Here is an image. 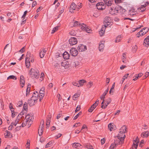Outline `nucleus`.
Wrapping results in <instances>:
<instances>
[{"instance_id": "63", "label": "nucleus", "mask_w": 149, "mask_h": 149, "mask_svg": "<svg viewBox=\"0 0 149 149\" xmlns=\"http://www.w3.org/2000/svg\"><path fill=\"white\" fill-rule=\"evenodd\" d=\"M79 22L78 21H75L74 22V25L73 26H78L79 25Z\"/></svg>"}, {"instance_id": "32", "label": "nucleus", "mask_w": 149, "mask_h": 149, "mask_svg": "<svg viewBox=\"0 0 149 149\" xmlns=\"http://www.w3.org/2000/svg\"><path fill=\"white\" fill-rule=\"evenodd\" d=\"M142 29L143 30V32L142 33H141L142 35H143L146 34L148 32L149 30L148 28L147 27L144 28Z\"/></svg>"}, {"instance_id": "20", "label": "nucleus", "mask_w": 149, "mask_h": 149, "mask_svg": "<svg viewBox=\"0 0 149 149\" xmlns=\"http://www.w3.org/2000/svg\"><path fill=\"white\" fill-rule=\"evenodd\" d=\"M61 65L64 67L65 68H67L69 67L68 63L66 61H63L61 63Z\"/></svg>"}, {"instance_id": "30", "label": "nucleus", "mask_w": 149, "mask_h": 149, "mask_svg": "<svg viewBox=\"0 0 149 149\" xmlns=\"http://www.w3.org/2000/svg\"><path fill=\"white\" fill-rule=\"evenodd\" d=\"M122 62L124 63H126V54L125 53H123L122 55Z\"/></svg>"}, {"instance_id": "58", "label": "nucleus", "mask_w": 149, "mask_h": 149, "mask_svg": "<svg viewBox=\"0 0 149 149\" xmlns=\"http://www.w3.org/2000/svg\"><path fill=\"white\" fill-rule=\"evenodd\" d=\"M30 88L27 87V89H26V96H27L29 94Z\"/></svg>"}, {"instance_id": "18", "label": "nucleus", "mask_w": 149, "mask_h": 149, "mask_svg": "<svg viewBox=\"0 0 149 149\" xmlns=\"http://www.w3.org/2000/svg\"><path fill=\"white\" fill-rule=\"evenodd\" d=\"M139 142V139L137 138L135 140L133 141V143L132 145L133 148H134L135 149H137L138 145V142Z\"/></svg>"}, {"instance_id": "22", "label": "nucleus", "mask_w": 149, "mask_h": 149, "mask_svg": "<svg viewBox=\"0 0 149 149\" xmlns=\"http://www.w3.org/2000/svg\"><path fill=\"white\" fill-rule=\"evenodd\" d=\"M63 58L65 59H68L70 57L69 54L67 52H65L63 53Z\"/></svg>"}, {"instance_id": "35", "label": "nucleus", "mask_w": 149, "mask_h": 149, "mask_svg": "<svg viewBox=\"0 0 149 149\" xmlns=\"http://www.w3.org/2000/svg\"><path fill=\"white\" fill-rule=\"evenodd\" d=\"M54 142V141H52L49 142L45 146V148H47L51 146L52 144Z\"/></svg>"}, {"instance_id": "16", "label": "nucleus", "mask_w": 149, "mask_h": 149, "mask_svg": "<svg viewBox=\"0 0 149 149\" xmlns=\"http://www.w3.org/2000/svg\"><path fill=\"white\" fill-rule=\"evenodd\" d=\"M51 118L52 116L51 115H49L47 117L46 124L47 128L49 127V126Z\"/></svg>"}, {"instance_id": "1", "label": "nucleus", "mask_w": 149, "mask_h": 149, "mask_svg": "<svg viewBox=\"0 0 149 149\" xmlns=\"http://www.w3.org/2000/svg\"><path fill=\"white\" fill-rule=\"evenodd\" d=\"M30 77L33 79H38L40 76L39 71L36 68H31L29 72Z\"/></svg>"}, {"instance_id": "14", "label": "nucleus", "mask_w": 149, "mask_h": 149, "mask_svg": "<svg viewBox=\"0 0 149 149\" xmlns=\"http://www.w3.org/2000/svg\"><path fill=\"white\" fill-rule=\"evenodd\" d=\"M111 100L110 98H109L106 100V103L105 104V105H104L103 104H102L101 103V108L102 109H105L107 106L111 102Z\"/></svg>"}, {"instance_id": "38", "label": "nucleus", "mask_w": 149, "mask_h": 149, "mask_svg": "<svg viewBox=\"0 0 149 149\" xmlns=\"http://www.w3.org/2000/svg\"><path fill=\"white\" fill-rule=\"evenodd\" d=\"M45 93H43L41 94H39V97L40 101L41 100H42L44 97L45 95Z\"/></svg>"}, {"instance_id": "27", "label": "nucleus", "mask_w": 149, "mask_h": 149, "mask_svg": "<svg viewBox=\"0 0 149 149\" xmlns=\"http://www.w3.org/2000/svg\"><path fill=\"white\" fill-rule=\"evenodd\" d=\"M136 13V12L134 10L132 9H131L130 10L128 14L130 15H135Z\"/></svg>"}, {"instance_id": "15", "label": "nucleus", "mask_w": 149, "mask_h": 149, "mask_svg": "<svg viewBox=\"0 0 149 149\" xmlns=\"http://www.w3.org/2000/svg\"><path fill=\"white\" fill-rule=\"evenodd\" d=\"M46 51L47 50L45 48L43 49L42 50H40L39 53V56L40 58H42L44 57Z\"/></svg>"}, {"instance_id": "31", "label": "nucleus", "mask_w": 149, "mask_h": 149, "mask_svg": "<svg viewBox=\"0 0 149 149\" xmlns=\"http://www.w3.org/2000/svg\"><path fill=\"white\" fill-rule=\"evenodd\" d=\"M26 125L25 123H24V122H23L22 124L21 125H18L17 126L16 128V130H19L20 129V127H24Z\"/></svg>"}, {"instance_id": "50", "label": "nucleus", "mask_w": 149, "mask_h": 149, "mask_svg": "<svg viewBox=\"0 0 149 149\" xmlns=\"http://www.w3.org/2000/svg\"><path fill=\"white\" fill-rule=\"evenodd\" d=\"M9 108L10 109V110L11 112H13V104L12 103H10L9 105Z\"/></svg>"}, {"instance_id": "40", "label": "nucleus", "mask_w": 149, "mask_h": 149, "mask_svg": "<svg viewBox=\"0 0 149 149\" xmlns=\"http://www.w3.org/2000/svg\"><path fill=\"white\" fill-rule=\"evenodd\" d=\"M25 82L24 80L20 81V86L21 87L23 88L24 87L25 84Z\"/></svg>"}, {"instance_id": "47", "label": "nucleus", "mask_w": 149, "mask_h": 149, "mask_svg": "<svg viewBox=\"0 0 149 149\" xmlns=\"http://www.w3.org/2000/svg\"><path fill=\"white\" fill-rule=\"evenodd\" d=\"M39 95L37 91H35L33 94L32 96L35 97H39L38 96Z\"/></svg>"}, {"instance_id": "11", "label": "nucleus", "mask_w": 149, "mask_h": 149, "mask_svg": "<svg viewBox=\"0 0 149 149\" xmlns=\"http://www.w3.org/2000/svg\"><path fill=\"white\" fill-rule=\"evenodd\" d=\"M70 53L72 56H76L78 54V51L75 48H72L70 50Z\"/></svg>"}, {"instance_id": "6", "label": "nucleus", "mask_w": 149, "mask_h": 149, "mask_svg": "<svg viewBox=\"0 0 149 149\" xmlns=\"http://www.w3.org/2000/svg\"><path fill=\"white\" fill-rule=\"evenodd\" d=\"M104 22L106 27H110L113 24V20L110 17L107 16L104 19Z\"/></svg>"}, {"instance_id": "54", "label": "nucleus", "mask_w": 149, "mask_h": 149, "mask_svg": "<svg viewBox=\"0 0 149 149\" xmlns=\"http://www.w3.org/2000/svg\"><path fill=\"white\" fill-rule=\"evenodd\" d=\"M79 96V95L77 94H74L73 97V99L74 100H76L77 98Z\"/></svg>"}, {"instance_id": "59", "label": "nucleus", "mask_w": 149, "mask_h": 149, "mask_svg": "<svg viewBox=\"0 0 149 149\" xmlns=\"http://www.w3.org/2000/svg\"><path fill=\"white\" fill-rule=\"evenodd\" d=\"M44 78V74L43 73H41V77L40 78V80L42 81Z\"/></svg>"}, {"instance_id": "21", "label": "nucleus", "mask_w": 149, "mask_h": 149, "mask_svg": "<svg viewBox=\"0 0 149 149\" xmlns=\"http://www.w3.org/2000/svg\"><path fill=\"white\" fill-rule=\"evenodd\" d=\"M104 42H101L100 44L99 49L100 52L102 51L104 49Z\"/></svg>"}, {"instance_id": "8", "label": "nucleus", "mask_w": 149, "mask_h": 149, "mask_svg": "<svg viewBox=\"0 0 149 149\" xmlns=\"http://www.w3.org/2000/svg\"><path fill=\"white\" fill-rule=\"evenodd\" d=\"M69 43L70 45H73L76 44L77 42V41L76 38L75 37H71L69 39Z\"/></svg>"}, {"instance_id": "39", "label": "nucleus", "mask_w": 149, "mask_h": 149, "mask_svg": "<svg viewBox=\"0 0 149 149\" xmlns=\"http://www.w3.org/2000/svg\"><path fill=\"white\" fill-rule=\"evenodd\" d=\"M10 134V132L8 130H6L5 131V137L6 138L9 137Z\"/></svg>"}, {"instance_id": "53", "label": "nucleus", "mask_w": 149, "mask_h": 149, "mask_svg": "<svg viewBox=\"0 0 149 149\" xmlns=\"http://www.w3.org/2000/svg\"><path fill=\"white\" fill-rule=\"evenodd\" d=\"M93 85V83L91 81H90L87 85V86L88 88H90Z\"/></svg>"}, {"instance_id": "62", "label": "nucleus", "mask_w": 149, "mask_h": 149, "mask_svg": "<svg viewBox=\"0 0 149 149\" xmlns=\"http://www.w3.org/2000/svg\"><path fill=\"white\" fill-rule=\"evenodd\" d=\"M62 134H58L57 135H56L55 136V139H57L58 138L60 137L61 136Z\"/></svg>"}, {"instance_id": "4", "label": "nucleus", "mask_w": 149, "mask_h": 149, "mask_svg": "<svg viewBox=\"0 0 149 149\" xmlns=\"http://www.w3.org/2000/svg\"><path fill=\"white\" fill-rule=\"evenodd\" d=\"M124 142L123 138L120 139L117 138L115 141L114 143L111 145L109 149H115L118 145H121Z\"/></svg>"}, {"instance_id": "43", "label": "nucleus", "mask_w": 149, "mask_h": 149, "mask_svg": "<svg viewBox=\"0 0 149 149\" xmlns=\"http://www.w3.org/2000/svg\"><path fill=\"white\" fill-rule=\"evenodd\" d=\"M85 147L88 149H93V146L89 144L86 145Z\"/></svg>"}, {"instance_id": "7", "label": "nucleus", "mask_w": 149, "mask_h": 149, "mask_svg": "<svg viewBox=\"0 0 149 149\" xmlns=\"http://www.w3.org/2000/svg\"><path fill=\"white\" fill-rule=\"evenodd\" d=\"M31 54L28 52L26 56L25 59V64L27 68H29L30 66V61L29 57H30Z\"/></svg>"}, {"instance_id": "45", "label": "nucleus", "mask_w": 149, "mask_h": 149, "mask_svg": "<svg viewBox=\"0 0 149 149\" xmlns=\"http://www.w3.org/2000/svg\"><path fill=\"white\" fill-rule=\"evenodd\" d=\"M100 15V13L98 11H96L95 13H94L93 15V16L95 17H97Z\"/></svg>"}, {"instance_id": "23", "label": "nucleus", "mask_w": 149, "mask_h": 149, "mask_svg": "<svg viewBox=\"0 0 149 149\" xmlns=\"http://www.w3.org/2000/svg\"><path fill=\"white\" fill-rule=\"evenodd\" d=\"M72 146L76 148H81L82 147V146L79 143H74L73 144Z\"/></svg>"}, {"instance_id": "26", "label": "nucleus", "mask_w": 149, "mask_h": 149, "mask_svg": "<svg viewBox=\"0 0 149 149\" xmlns=\"http://www.w3.org/2000/svg\"><path fill=\"white\" fill-rule=\"evenodd\" d=\"M146 6V5L145 4L144 5L141 6V7L138 8V10L140 12H142L144 11L146 9L145 7Z\"/></svg>"}, {"instance_id": "12", "label": "nucleus", "mask_w": 149, "mask_h": 149, "mask_svg": "<svg viewBox=\"0 0 149 149\" xmlns=\"http://www.w3.org/2000/svg\"><path fill=\"white\" fill-rule=\"evenodd\" d=\"M77 49L79 52H83L86 49V46L82 44H81L79 45Z\"/></svg>"}, {"instance_id": "9", "label": "nucleus", "mask_w": 149, "mask_h": 149, "mask_svg": "<svg viewBox=\"0 0 149 149\" xmlns=\"http://www.w3.org/2000/svg\"><path fill=\"white\" fill-rule=\"evenodd\" d=\"M41 124H42L41 125H40L38 130V133L39 136H41L42 135L43 132V129L44 127V121L41 122Z\"/></svg>"}, {"instance_id": "36", "label": "nucleus", "mask_w": 149, "mask_h": 149, "mask_svg": "<svg viewBox=\"0 0 149 149\" xmlns=\"http://www.w3.org/2000/svg\"><path fill=\"white\" fill-rule=\"evenodd\" d=\"M122 38V36L121 35H119L116 38V39L115 40L116 42H118L120 41Z\"/></svg>"}, {"instance_id": "46", "label": "nucleus", "mask_w": 149, "mask_h": 149, "mask_svg": "<svg viewBox=\"0 0 149 149\" xmlns=\"http://www.w3.org/2000/svg\"><path fill=\"white\" fill-rule=\"evenodd\" d=\"M129 75V74L127 73L123 77V78L122 79V83H123L125 79L126 78H127L128 77V75Z\"/></svg>"}, {"instance_id": "64", "label": "nucleus", "mask_w": 149, "mask_h": 149, "mask_svg": "<svg viewBox=\"0 0 149 149\" xmlns=\"http://www.w3.org/2000/svg\"><path fill=\"white\" fill-rule=\"evenodd\" d=\"M115 2L116 4L120 3L122 2V0H115Z\"/></svg>"}, {"instance_id": "61", "label": "nucleus", "mask_w": 149, "mask_h": 149, "mask_svg": "<svg viewBox=\"0 0 149 149\" xmlns=\"http://www.w3.org/2000/svg\"><path fill=\"white\" fill-rule=\"evenodd\" d=\"M27 12H27V10H26L25 11H24L23 15L22 16V18L24 19V18L26 16V15L27 14Z\"/></svg>"}, {"instance_id": "48", "label": "nucleus", "mask_w": 149, "mask_h": 149, "mask_svg": "<svg viewBox=\"0 0 149 149\" xmlns=\"http://www.w3.org/2000/svg\"><path fill=\"white\" fill-rule=\"evenodd\" d=\"M72 84L74 86H77L78 87H79V85L77 82L76 81H73L72 83Z\"/></svg>"}, {"instance_id": "34", "label": "nucleus", "mask_w": 149, "mask_h": 149, "mask_svg": "<svg viewBox=\"0 0 149 149\" xmlns=\"http://www.w3.org/2000/svg\"><path fill=\"white\" fill-rule=\"evenodd\" d=\"M86 81L84 79H81L79 81V86H83L84 84L85 83H86Z\"/></svg>"}, {"instance_id": "41", "label": "nucleus", "mask_w": 149, "mask_h": 149, "mask_svg": "<svg viewBox=\"0 0 149 149\" xmlns=\"http://www.w3.org/2000/svg\"><path fill=\"white\" fill-rule=\"evenodd\" d=\"M82 113V112L81 111L79 112L73 118V120H75Z\"/></svg>"}, {"instance_id": "51", "label": "nucleus", "mask_w": 149, "mask_h": 149, "mask_svg": "<svg viewBox=\"0 0 149 149\" xmlns=\"http://www.w3.org/2000/svg\"><path fill=\"white\" fill-rule=\"evenodd\" d=\"M23 109L26 111V110H27L28 105L26 103V102L25 103H24V104Z\"/></svg>"}, {"instance_id": "2", "label": "nucleus", "mask_w": 149, "mask_h": 149, "mask_svg": "<svg viewBox=\"0 0 149 149\" xmlns=\"http://www.w3.org/2000/svg\"><path fill=\"white\" fill-rule=\"evenodd\" d=\"M33 119L34 117L32 114H28L26 116L23 122L25 123L26 125H28V127H29L32 124Z\"/></svg>"}, {"instance_id": "56", "label": "nucleus", "mask_w": 149, "mask_h": 149, "mask_svg": "<svg viewBox=\"0 0 149 149\" xmlns=\"http://www.w3.org/2000/svg\"><path fill=\"white\" fill-rule=\"evenodd\" d=\"M39 99V97H35L32 96V97L31 98V100L33 101H34L35 102L37 100Z\"/></svg>"}, {"instance_id": "29", "label": "nucleus", "mask_w": 149, "mask_h": 149, "mask_svg": "<svg viewBox=\"0 0 149 149\" xmlns=\"http://www.w3.org/2000/svg\"><path fill=\"white\" fill-rule=\"evenodd\" d=\"M149 135V132L148 131H146L143 132L141 134V136L143 138L147 137Z\"/></svg>"}, {"instance_id": "33", "label": "nucleus", "mask_w": 149, "mask_h": 149, "mask_svg": "<svg viewBox=\"0 0 149 149\" xmlns=\"http://www.w3.org/2000/svg\"><path fill=\"white\" fill-rule=\"evenodd\" d=\"M35 102L34 101L31 100V99L29 100L28 101V103L30 106H32L34 104Z\"/></svg>"}, {"instance_id": "60", "label": "nucleus", "mask_w": 149, "mask_h": 149, "mask_svg": "<svg viewBox=\"0 0 149 149\" xmlns=\"http://www.w3.org/2000/svg\"><path fill=\"white\" fill-rule=\"evenodd\" d=\"M13 112H11V116L13 118L15 117V116L17 115V113H15L14 110H13Z\"/></svg>"}, {"instance_id": "25", "label": "nucleus", "mask_w": 149, "mask_h": 149, "mask_svg": "<svg viewBox=\"0 0 149 149\" xmlns=\"http://www.w3.org/2000/svg\"><path fill=\"white\" fill-rule=\"evenodd\" d=\"M115 125H114L113 123H110L108 125L109 129L111 131L114 130Z\"/></svg>"}, {"instance_id": "52", "label": "nucleus", "mask_w": 149, "mask_h": 149, "mask_svg": "<svg viewBox=\"0 0 149 149\" xmlns=\"http://www.w3.org/2000/svg\"><path fill=\"white\" fill-rule=\"evenodd\" d=\"M81 29L82 30L84 31L87 26L85 24H83L81 25Z\"/></svg>"}, {"instance_id": "37", "label": "nucleus", "mask_w": 149, "mask_h": 149, "mask_svg": "<svg viewBox=\"0 0 149 149\" xmlns=\"http://www.w3.org/2000/svg\"><path fill=\"white\" fill-rule=\"evenodd\" d=\"M99 103V101L98 100H97L95 103L93 104L91 106L93 107V109H94L98 105Z\"/></svg>"}, {"instance_id": "13", "label": "nucleus", "mask_w": 149, "mask_h": 149, "mask_svg": "<svg viewBox=\"0 0 149 149\" xmlns=\"http://www.w3.org/2000/svg\"><path fill=\"white\" fill-rule=\"evenodd\" d=\"M109 90V89L108 88H107L104 91V92L103 93L102 95H101V96L100 97V98L101 99L103 100V101L102 102V104H104V99L105 98V96L107 94V92H108Z\"/></svg>"}, {"instance_id": "17", "label": "nucleus", "mask_w": 149, "mask_h": 149, "mask_svg": "<svg viewBox=\"0 0 149 149\" xmlns=\"http://www.w3.org/2000/svg\"><path fill=\"white\" fill-rule=\"evenodd\" d=\"M77 7V6L76 4L72 2L70 7V11L71 12H73V10H75Z\"/></svg>"}, {"instance_id": "49", "label": "nucleus", "mask_w": 149, "mask_h": 149, "mask_svg": "<svg viewBox=\"0 0 149 149\" xmlns=\"http://www.w3.org/2000/svg\"><path fill=\"white\" fill-rule=\"evenodd\" d=\"M143 32V30L141 29L139 33H137V35L138 36H137V37H139L140 36H142L143 35H142L141 33H142Z\"/></svg>"}, {"instance_id": "3", "label": "nucleus", "mask_w": 149, "mask_h": 149, "mask_svg": "<svg viewBox=\"0 0 149 149\" xmlns=\"http://www.w3.org/2000/svg\"><path fill=\"white\" fill-rule=\"evenodd\" d=\"M126 128L125 126H122L120 130V132L117 136V138L120 139L123 138L124 141V139L125 138V135L124 134L126 131Z\"/></svg>"}, {"instance_id": "57", "label": "nucleus", "mask_w": 149, "mask_h": 149, "mask_svg": "<svg viewBox=\"0 0 149 149\" xmlns=\"http://www.w3.org/2000/svg\"><path fill=\"white\" fill-rule=\"evenodd\" d=\"M132 48L133 50V52H135L137 49V47L136 45H135Z\"/></svg>"}, {"instance_id": "55", "label": "nucleus", "mask_w": 149, "mask_h": 149, "mask_svg": "<svg viewBox=\"0 0 149 149\" xmlns=\"http://www.w3.org/2000/svg\"><path fill=\"white\" fill-rule=\"evenodd\" d=\"M45 88L44 87H42L39 91V94H41L45 93Z\"/></svg>"}, {"instance_id": "19", "label": "nucleus", "mask_w": 149, "mask_h": 149, "mask_svg": "<svg viewBox=\"0 0 149 149\" xmlns=\"http://www.w3.org/2000/svg\"><path fill=\"white\" fill-rule=\"evenodd\" d=\"M106 28V26H102L99 33L101 36H102L104 35Z\"/></svg>"}, {"instance_id": "44", "label": "nucleus", "mask_w": 149, "mask_h": 149, "mask_svg": "<svg viewBox=\"0 0 149 149\" xmlns=\"http://www.w3.org/2000/svg\"><path fill=\"white\" fill-rule=\"evenodd\" d=\"M58 27L56 26L54 27L52 30L51 33H54L58 30Z\"/></svg>"}, {"instance_id": "10", "label": "nucleus", "mask_w": 149, "mask_h": 149, "mask_svg": "<svg viewBox=\"0 0 149 149\" xmlns=\"http://www.w3.org/2000/svg\"><path fill=\"white\" fill-rule=\"evenodd\" d=\"M119 13V10L118 8H111L110 10V13L112 15L116 14L117 13Z\"/></svg>"}, {"instance_id": "42", "label": "nucleus", "mask_w": 149, "mask_h": 149, "mask_svg": "<svg viewBox=\"0 0 149 149\" xmlns=\"http://www.w3.org/2000/svg\"><path fill=\"white\" fill-rule=\"evenodd\" d=\"M13 79L16 80L17 79L16 77L14 75H10L9 76L8 78L7 79Z\"/></svg>"}, {"instance_id": "5", "label": "nucleus", "mask_w": 149, "mask_h": 149, "mask_svg": "<svg viewBox=\"0 0 149 149\" xmlns=\"http://www.w3.org/2000/svg\"><path fill=\"white\" fill-rule=\"evenodd\" d=\"M23 115V113L22 112L19 114L17 116L15 122L12 123V125H14L16 126L17 124H20L23 120V119L22 118V115Z\"/></svg>"}, {"instance_id": "28", "label": "nucleus", "mask_w": 149, "mask_h": 149, "mask_svg": "<svg viewBox=\"0 0 149 149\" xmlns=\"http://www.w3.org/2000/svg\"><path fill=\"white\" fill-rule=\"evenodd\" d=\"M104 1L108 6H110L112 4V1L111 0H104Z\"/></svg>"}, {"instance_id": "24", "label": "nucleus", "mask_w": 149, "mask_h": 149, "mask_svg": "<svg viewBox=\"0 0 149 149\" xmlns=\"http://www.w3.org/2000/svg\"><path fill=\"white\" fill-rule=\"evenodd\" d=\"M145 46H149V36H148L144 40V45Z\"/></svg>"}]
</instances>
